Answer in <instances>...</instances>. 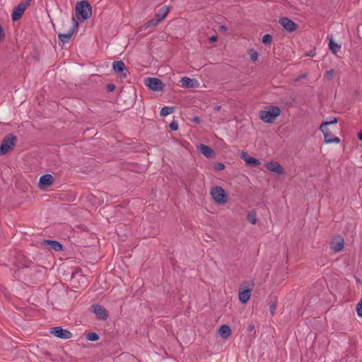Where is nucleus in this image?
Returning <instances> with one entry per match:
<instances>
[{"mask_svg": "<svg viewBox=\"0 0 362 362\" xmlns=\"http://www.w3.org/2000/svg\"><path fill=\"white\" fill-rule=\"evenodd\" d=\"M210 194L214 200L218 204H226L227 202L226 192L221 187H212L210 190Z\"/></svg>", "mask_w": 362, "mask_h": 362, "instance_id": "nucleus-4", "label": "nucleus"}, {"mask_svg": "<svg viewBox=\"0 0 362 362\" xmlns=\"http://www.w3.org/2000/svg\"><path fill=\"white\" fill-rule=\"evenodd\" d=\"M5 34L3 30V28L0 25V42H2L4 40Z\"/></svg>", "mask_w": 362, "mask_h": 362, "instance_id": "nucleus-34", "label": "nucleus"}, {"mask_svg": "<svg viewBox=\"0 0 362 362\" xmlns=\"http://www.w3.org/2000/svg\"><path fill=\"white\" fill-rule=\"evenodd\" d=\"M30 1H31V0H27V2H26V3H28V4H29Z\"/></svg>", "mask_w": 362, "mask_h": 362, "instance_id": "nucleus-42", "label": "nucleus"}, {"mask_svg": "<svg viewBox=\"0 0 362 362\" xmlns=\"http://www.w3.org/2000/svg\"><path fill=\"white\" fill-rule=\"evenodd\" d=\"M357 137L362 141V129L357 134Z\"/></svg>", "mask_w": 362, "mask_h": 362, "instance_id": "nucleus-38", "label": "nucleus"}, {"mask_svg": "<svg viewBox=\"0 0 362 362\" xmlns=\"http://www.w3.org/2000/svg\"><path fill=\"white\" fill-rule=\"evenodd\" d=\"M181 86L184 88H197L200 83L195 78L184 76L180 79Z\"/></svg>", "mask_w": 362, "mask_h": 362, "instance_id": "nucleus-10", "label": "nucleus"}, {"mask_svg": "<svg viewBox=\"0 0 362 362\" xmlns=\"http://www.w3.org/2000/svg\"><path fill=\"white\" fill-rule=\"evenodd\" d=\"M16 137L12 134H10L5 137L0 146V155H5L9 151H11L16 145Z\"/></svg>", "mask_w": 362, "mask_h": 362, "instance_id": "nucleus-5", "label": "nucleus"}, {"mask_svg": "<svg viewBox=\"0 0 362 362\" xmlns=\"http://www.w3.org/2000/svg\"><path fill=\"white\" fill-rule=\"evenodd\" d=\"M218 334L223 339H228L231 335V329L226 325H221L218 329Z\"/></svg>", "mask_w": 362, "mask_h": 362, "instance_id": "nucleus-21", "label": "nucleus"}, {"mask_svg": "<svg viewBox=\"0 0 362 362\" xmlns=\"http://www.w3.org/2000/svg\"><path fill=\"white\" fill-rule=\"evenodd\" d=\"M50 332L57 337L61 339H66L71 338V333L69 331L64 329L60 327L52 328Z\"/></svg>", "mask_w": 362, "mask_h": 362, "instance_id": "nucleus-15", "label": "nucleus"}, {"mask_svg": "<svg viewBox=\"0 0 362 362\" xmlns=\"http://www.w3.org/2000/svg\"><path fill=\"white\" fill-rule=\"evenodd\" d=\"M217 39H218L217 36H215V35L211 36V37H209V42H214L217 41Z\"/></svg>", "mask_w": 362, "mask_h": 362, "instance_id": "nucleus-37", "label": "nucleus"}, {"mask_svg": "<svg viewBox=\"0 0 362 362\" xmlns=\"http://www.w3.org/2000/svg\"><path fill=\"white\" fill-rule=\"evenodd\" d=\"M41 245L44 247H47L49 250L54 251H62L63 250L62 245L56 240H45L42 241Z\"/></svg>", "mask_w": 362, "mask_h": 362, "instance_id": "nucleus-16", "label": "nucleus"}, {"mask_svg": "<svg viewBox=\"0 0 362 362\" xmlns=\"http://www.w3.org/2000/svg\"><path fill=\"white\" fill-rule=\"evenodd\" d=\"M251 297V289H243L241 288L239 291L238 298L242 303H246L248 302Z\"/></svg>", "mask_w": 362, "mask_h": 362, "instance_id": "nucleus-19", "label": "nucleus"}, {"mask_svg": "<svg viewBox=\"0 0 362 362\" xmlns=\"http://www.w3.org/2000/svg\"><path fill=\"white\" fill-rule=\"evenodd\" d=\"M283 28L288 32H293L297 29V25L287 18H281L279 21Z\"/></svg>", "mask_w": 362, "mask_h": 362, "instance_id": "nucleus-17", "label": "nucleus"}, {"mask_svg": "<svg viewBox=\"0 0 362 362\" xmlns=\"http://www.w3.org/2000/svg\"><path fill=\"white\" fill-rule=\"evenodd\" d=\"M262 43L265 45H270L272 42V37L269 34H266L262 37Z\"/></svg>", "mask_w": 362, "mask_h": 362, "instance_id": "nucleus-28", "label": "nucleus"}, {"mask_svg": "<svg viewBox=\"0 0 362 362\" xmlns=\"http://www.w3.org/2000/svg\"><path fill=\"white\" fill-rule=\"evenodd\" d=\"M221 106H220V105H216L214 107V109L217 111H219L221 110Z\"/></svg>", "mask_w": 362, "mask_h": 362, "instance_id": "nucleus-40", "label": "nucleus"}, {"mask_svg": "<svg viewBox=\"0 0 362 362\" xmlns=\"http://www.w3.org/2000/svg\"><path fill=\"white\" fill-rule=\"evenodd\" d=\"M82 202H90V203H93V204H100L101 202V201L99 200L95 195L92 194H87L86 196L83 197ZM103 202L104 201L102 200V202Z\"/></svg>", "mask_w": 362, "mask_h": 362, "instance_id": "nucleus-23", "label": "nucleus"}, {"mask_svg": "<svg viewBox=\"0 0 362 362\" xmlns=\"http://www.w3.org/2000/svg\"><path fill=\"white\" fill-rule=\"evenodd\" d=\"M281 110L277 106H269L259 112V118L266 123H273L280 115Z\"/></svg>", "mask_w": 362, "mask_h": 362, "instance_id": "nucleus-1", "label": "nucleus"}, {"mask_svg": "<svg viewBox=\"0 0 362 362\" xmlns=\"http://www.w3.org/2000/svg\"><path fill=\"white\" fill-rule=\"evenodd\" d=\"M344 246V241L341 237L334 238L331 243V249L336 252H340L343 250Z\"/></svg>", "mask_w": 362, "mask_h": 362, "instance_id": "nucleus-18", "label": "nucleus"}, {"mask_svg": "<svg viewBox=\"0 0 362 362\" xmlns=\"http://www.w3.org/2000/svg\"><path fill=\"white\" fill-rule=\"evenodd\" d=\"M193 120H194V122H195L197 123L199 122V118L197 117H194Z\"/></svg>", "mask_w": 362, "mask_h": 362, "instance_id": "nucleus-41", "label": "nucleus"}, {"mask_svg": "<svg viewBox=\"0 0 362 362\" xmlns=\"http://www.w3.org/2000/svg\"><path fill=\"white\" fill-rule=\"evenodd\" d=\"M71 22H72V28L67 33H66V34L59 33L58 35L59 40L63 43H66V42H69V40L71 39V37L74 35L75 30L78 27V23L74 18H72Z\"/></svg>", "mask_w": 362, "mask_h": 362, "instance_id": "nucleus-9", "label": "nucleus"}, {"mask_svg": "<svg viewBox=\"0 0 362 362\" xmlns=\"http://www.w3.org/2000/svg\"><path fill=\"white\" fill-rule=\"evenodd\" d=\"M112 68L115 73L119 74L120 77L125 78L127 74V69L122 61L114 62Z\"/></svg>", "mask_w": 362, "mask_h": 362, "instance_id": "nucleus-14", "label": "nucleus"}, {"mask_svg": "<svg viewBox=\"0 0 362 362\" xmlns=\"http://www.w3.org/2000/svg\"><path fill=\"white\" fill-rule=\"evenodd\" d=\"M251 61L256 62L258 59L259 54L255 49H250L247 51Z\"/></svg>", "mask_w": 362, "mask_h": 362, "instance_id": "nucleus-26", "label": "nucleus"}, {"mask_svg": "<svg viewBox=\"0 0 362 362\" xmlns=\"http://www.w3.org/2000/svg\"><path fill=\"white\" fill-rule=\"evenodd\" d=\"M54 182V177L50 174H45L40 177L38 187L41 189L51 186Z\"/></svg>", "mask_w": 362, "mask_h": 362, "instance_id": "nucleus-13", "label": "nucleus"}, {"mask_svg": "<svg viewBox=\"0 0 362 362\" xmlns=\"http://www.w3.org/2000/svg\"><path fill=\"white\" fill-rule=\"evenodd\" d=\"M198 149L200 151V152L205 156L206 158H211L213 156L214 151L213 149L204 144H200L198 146Z\"/></svg>", "mask_w": 362, "mask_h": 362, "instance_id": "nucleus-22", "label": "nucleus"}, {"mask_svg": "<svg viewBox=\"0 0 362 362\" xmlns=\"http://www.w3.org/2000/svg\"><path fill=\"white\" fill-rule=\"evenodd\" d=\"M144 83L149 89L153 91L162 90L164 88L162 81L157 78L148 77L145 79Z\"/></svg>", "mask_w": 362, "mask_h": 362, "instance_id": "nucleus-7", "label": "nucleus"}, {"mask_svg": "<svg viewBox=\"0 0 362 362\" xmlns=\"http://www.w3.org/2000/svg\"><path fill=\"white\" fill-rule=\"evenodd\" d=\"M107 89L109 92H112L115 89V86L114 84H108Z\"/></svg>", "mask_w": 362, "mask_h": 362, "instance_id": "nucleus-35", "label": "nucleus"}, {"mask_svg": "<svg viewBox=\"0 0 362 362\" xmlns=\"http://www.w3.org/2000/svg\"><path fill=\"white\" fill-rule=\"evenodd\" d=\"M28 6V3L21 2L17 6H16L12 12V19L16 21L21 18L23 13L25 11L26 8Z\"/></svg>", "mask_w": 362, "mask_h": 362, "instance_id": "nucleus-11", "label": "nucleus"}, {"mask_svg": "<svg viewBox=\"0 0 362 362\" xmlns=\"http://www.w3.org/2000/svg\"><path fill=\"white\" fill-rule=\"evenodd\" d=\"M75 11L76 17L83 21L87 20L92 15V7L87 1L78 2Z\"/></svg>", "mask_w": 362, "mask_h": 362, "instance_id": "nucleus-2", "label": "nucleus"}, {"mask_svg": "<svg viewBox=\"0 0 362 362\" xmlns=\"http://www.w3.org/2000/svg\"><path fill=\"white\" fill-rule=\"evenodd\" d=\"M247 329H248L249 331H252L255 329V325L251 323V324H250L248 325V328Z\"/></svg>", "mask_w": 362, "mask_h": 362, "instance_id": "nucleus-39", "label": "nucleus"}, {"mask_svg": "<svg viewBox=\"0 0 362 362\" xmlns=\"http://www.w3.org/2000/svg\"><path fill=\"white\" fill-rule=\"evenodd\" d=\"M99 338L98 335L95 332H90L87 334L86 339L89 341H96Z\"/></svg>", "mask_w": 362, "mask_h": 362, "instance_id": "nucleus-30", "label": "nucleus"}, {"mask_svg": "<svg viewBox=\"0 0 362 362\" xmlns=\"http://www.w3.org/2000/svg\"><path fill=\"white\" fill-rule=\"evenodd\" d=\"M334 75H335V71H334V70H333V69H330V70L327 71L325 72V77L327 80L330 81V80H332V79L334 78Z\"/></svg>", "mask_w": 362, "mask_h": 362, "instance_id": "nucleus-29", "label": "nucleus"}, {"mask_svg": "<svg viewBox=\"0 0 362 362\" xmlns=\"http://www.w3.org/2000/svg\"><path fill=\"white\" fill-rule=\"evenodd\" d=\"M93 312L95 313L97 317L100 320H106L107 318V315L106 313L105 309L99 305L93 306Z\"/></svg>", "mask_w": 362, "mask_h": 362, "instance_id": "nucleus-20", "label": "nucleus"}, {"mask_svg": "<svg viewBox=\"0 0 362 362\" xmlns=\"http://www.w3.org/2000/svg\"><path fill=\"white\" fill-rule=\"evenodd\" d=\"M319 129L324 135V142L325 144H339L340 142V139L339 137L332 136L331 131L328 128H326L325 123H322Z\"/></svg>", "mask_w": 362, "mask_h": 362, "instance_id": "nucleus-6", "label": "nucleus"}, {"mask_svg": "<svg viewBox=\"0 0 362 362\" xmlns=\"http://www.w3.org/2000/svg\"><path fill=\"white\" fill-rule=\"evenodd\" d=\"M170 127L171 129L173 130H177L178 129V125L177 123L175 122H172L170 124Z\"/></svg>", "mask_w": 362, "mask_h": 362, "instance_id": "nucleus-36", "label": "nucleus"}, {"mask_svg": "<svg viewBox=\"0 0 362 362\" xmlns=\"http://www.w3.org/2000/svg\"><path fill=\"white\" fill-rule=\"evenodd\" d=\"M266 168L271 173L278 175L284 174V169L277 161H269L265 163Z\"/></svg>", "mask_w": 362, "mask_h": 362, "instance_id": "nucleus-8", "label": "nucleus"}, {"mask_svg": "<svg viewBox=\"0 0 362 362\" xmlns=\"http://www.w3.org/2000/svg\"><path fill=\"white\" fill-rule=\"evenodd\" d=\"M225 165L223 163H218L214 165V169L217 171H221L224 170Z\"/></svg>", "mask_w": 362, "mask_h": 362, "instance_id": "nucleus-33", "label": "nucleus"}, {"mask_svg": "<svg viewBox=\"0 0 362 362\" xmlns=\"http://www.w3.org/2000/svg\"><path fill=\"white\" fill-rule=\"evenodd\" d=\"M240 157L245 162L246 165L251 167H257L260 165V161L256 158L250 156L247 152L241 151Z\"/></svg>", "mask_w": 362, "mask_h": 362, "instance_id": "nucleus-12", "label": "nucleus"}, {"mask_svg": "<svg viewBox=\"0 0 362 362\" xmlns=\"http://www.w3.org/2000/svg\"><path fill=\"white\" fill-rule=\"evenodd\" d=\"M247 220L252 224H255L257 223L256 213L255 211L249 212L247 214Z\"/></svg>", "mask_w": 362, "mask_h": 362, "instance_id": "nucleus-27", "label": "nucleus"}, {"mask_svg": "<svg viewBox=\"0 0 362 362\" xmlns=\"http://www.w3.org/2000/svg\"><path fill=\"white\" fill-rule=\"evenodd\" d=\"M322 123L326 124V128H328L329 124H335L337 123V119L336 117H330L328 121L323 122Z\"/></svg>", "mask_w": 362, "mask_h": 362, "instance_id": "nucleus-32", "label": "nucleus"}, {"mask_svg": "<svg viewBox=\"0 0 362 362\" xmlns=\"http://www.w3.org/2000/svg\"><path fill=\"white\" fill-rule=\"evenodd\" d=\"M170 8L168 6L161 7L156 13L154 18L146 23V27H154L160 23L168 14Z\"/></svg>", "mask_w": 362, "mask_h": 362, "instance_id": "nucleus-3", "label": "nucleus"}, {"mask_svg": "<svg viewBox=\"0 0 362 362\" xmlns=\"http://www.w3.org/2000/svg\"><path fill=\"white\" fill-rule=\"evenodd\" d=\"M174 112V107H163L160 112V115L161 117H166L167 115L173 113Z\"/></svg>", "mask_w": 362, "mask_h": 362, "instance_id": "nucleus-24", "label": "nucleus"}, {"mask_svg": "<svg viewBox=\"0 0 362 362\" xmlns=\"http://www.w3.org/2000/svg\"><path fill=\"white\" fill-rule=\"evenodd\" d=\"M329 47L331 51L336 54L341 48V45L335 43L332 39L329 40Z\"/></svg>", "mask_w": 362, "mask_h": 362, "instance_id": "nucleus-25", "label": "nucleus"}, {"mask_svg": "<svg viewBox=\"0 0 362 362\" xmlns=\"http://www.w3.org/2000/svg\"><path fill=\"white\" fill-rule=\"evenodd\" d=\"M276 310V300H275L271 302L270 305H269V311L272 315H274Z\"/></svg>", "mask_w": 362, "mask_h": 362, "instance_id": "nucleus-31", "label": "nucleus"}]
</instances>
